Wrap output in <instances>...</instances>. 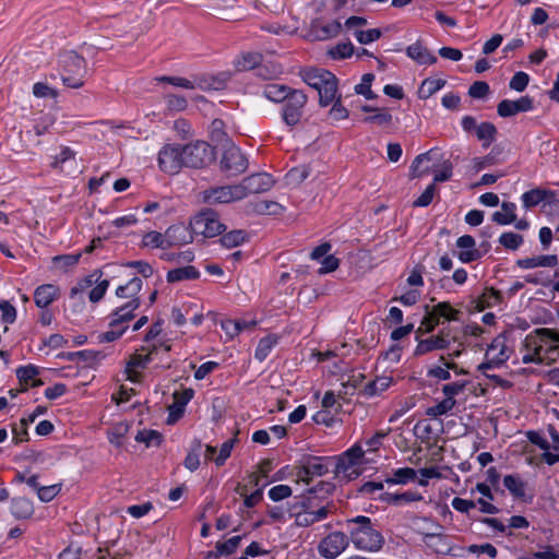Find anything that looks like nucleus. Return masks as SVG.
<instances>
[{
  "mask_svg": "<svg viewBox=\"0 0 559 559\" xmlns=\"http://www.w3.org/2000/svg\"><path fill=\"white\" fill-rule=\"evenodd\" d=\"M350 542L357 549L376 552L384 545V537L370 518L357 515L343 523Z\"/></svg>",
  "mask_w": 559,
  "mask_h": 559,
  "instance_id": "1",
  "label": "nucleus"
},
{
  "mask_svg": "<svg viewBox=\"0 0 559 559\" xmlns=\"http://www.w3.org/2000/svg\"><path fill=\"white\" fill-rule=\"evenodd\" d=\"M86 75L87 64L82 56L73 50L66 51L60 56V76L67 87H82Z\"/></svg>",
  "mask_w": 559,
  "mask_h": 559,
  "instance_id": "2",
  "label": "nucleus"
},
{
  "mask_svg": "<svg viewBox=\"0 0 559 559\" xmlns=\"http://www.w3.org/2000/svg\"><path fill=\"white\" fill-rule=\"evenodd\" d=\"M190 227L194 235L212 238L222 235L226 226L219 221L218 213L213 209H204L190 221Z\"/></svg>",
  "mask_w": 559,
  "mask_h": 559,
  "instance_id": "3",
  "label": "nucleus"
},
{
  "mask_svg": "<svg viewBox=\"0 0 559 559\" xmlns=\"http://www.w3.org/2000/svg\"><path fill=\"white\" fill-rule=\"evenodd\" d=\"M185 167L203 168L215 159L214 148L204 141L181 145Z\"/></svg>",
  "mask_w": 559,
  "mask_h": 559,
  "instance_id": "4",
  "label": "nucleus"
},
{
  "mask_svg": "<svg viewBox=\"0 0 559 559\" xmlns=\"http://www.w3.org/2000/svg\"><path fill=\"white\" fill-rule=\"evenodd\" d=\"M308 97L301 90H295L282 104L281 117L285 126L293 129L300 123Z\"/></svg>",
  "mask_w": 559,
  "mask_h": 559,
  "instance_id": "5",
  "label": "nucleus"
},
{
  "mask_svg": "<svg viewBox=\"0 0 559 559\" xmlns=\"http://www.w3.org/2000/svg\"><path fill=\"white\" fill-rule=\"evenodd\" d=\"M364 454V450L358 444H355L341 455L332 456L334 459V474L343 476L347 480L356 478L359 473L354 467L359 464Z\"/></svg>",
  "mask_w": 559,
  "mask_h": 559,
  "instance_id": "6",
  "label": "nucleus"
},
{
  "mask_svg": "<svg viewBox=\"0 0 559 559\" xmlns=\"http://www.w3.org/2000/svg\"><path fill=\"white\" fill-rule=\"evenodd\" d=\"M525 349L537 350V355H543L549 347L559 346V332L551 329H536L523 341Z\"/></svg>",
  "mask_w": 559,
  "mask_h": 559,
  "instance_id": "7",
  "label": "nucleus"
},
{
  "mask_svg": "<svg viewBox=\"0 0 559 559\" xmlns=\"http://www.w3.org/2000/svg\"><path fill=\"white\" fill-rule=\"evenodd\" d=\"M334 459L332 456H312L307 455L302 459L301 465L298 468L297 476L309 484L313 476H323L329 472Z\"/></svg>",
  "mask_w": 559,
  "mask_h": 559,
  "instance_id": "8",
  "label": "nucleus"
},
{
  "mask_svg": "<svg viewBox=\"0 0 559 559\" xmlns=\"http://www.w3.org/2000/svg\"><path fill=\"white\" fill-rule=\"evenodd\" d=\"M181 144H166L158 153V166L162 171L175 175L185 167Z\"/></svg>",
  "mask_w": 559,
  "mask_h": 559,
  "instance_id": "9",
  "label": "nucleus"
},
{
  "mask_svg": "<svg viewBox=\"0 0 559 559\" xmlns=\"http://www.w3.org/2000/svg\"><path fill=\"white\" fill-rule=\"evenodd\" d=\"M248 165L247 157L237 146L230 145L224 151L221 168L228 177L245 173Z\"/></svg>",
  "mask_w": 559,
  "mask_h": 559,
  "instance_id": "10",
  "label": "nucleus"
},
{
  "mask_svg": "<svg viewBox=\"0 0 559 559\" xmlns=\"http://www.w3.org/2000/svg\"><path fill=\"white\" fill-rule=\"evenodd\" d=\"M349 536L344 532H333L324 537L319 546V554L326 559H335L349 544Z\"/></svg>",
  "mask_w": 559,
  "mask_h": 559,
  "instance_id": "11",
  "label": "nucleus"
},
{
  "mask_svg": "<svg viewBox=\"0 0 559 559\" xmlns=\"http://www.w3.org/2000/svg\"><path fill=\"white\" fill-rule=\"evenodd\" d=\"M318 507L314 502L313 497H299L297 501L289 503L288 513L289 516L295 518V524L297 526L307 527L316 523L310 514V509Z\"/></svg>",
  "mask_w": 559,
  "mask_h": 559,
  "instance_id": "12",
  "label": "nucleus"
},
{
  "mask_svg": "<svg viewBox=\"0 0 559 559\" xmlns=\"http://www.w3.org/2000/svg\"><path fill=\"white\" fill-rule=\"evenodd\" d=\"M274 185V180L270 174L259 173L250 175L237 185L240 190L241 199L250 193H262L269 191Z\"/></svg>",
  "mask_w": 559,
  "mask_h": 559,
  "instance_id": "13",
  "label": "nucleus"
},
{
  "mask_svg": "<svg viewBox=\"0 0 559 559\" xmlns=\"http://www.w3.org/2000/svg\"><path fill=\"white\" fill-rule=\"evenodd\" d=\"M238 186L213 187L203 191V201L209 204L229 203L241 200Z\"/></svg>",
  "mask_w": 559,
  "mask_h": 559,
  "instance_id": "14",
  "label": "nucleus"
},
{
  "mask_svg": "<svg viewBox=\"0 0 559 559\" xmlns=\"http://www.w3.org/2000/svg\"><path fill=\"white\" fill-rule=\"evenodd\" d=\"M534 108V99L528 96H522L515 100L502 99L497 106V112L502 118H510L519 112H527Z\"/></svg>",
  "mask_w": 559,
  "mask_h": 559,
  "instance_id": "15",
  "label": "nucleus"
},
{
  "mask_svg": "<svg viewBox=\"0 0 559 559\" xmlns=\"http://www.w3.org/2000/svg\"><path fill=\"white\" fill-rule=\"evenodd\" d=\"M310 31L314 39L328 40L337 37L343 31V24L338 20L323 23L317 19L311 22Z\"/></svg>",
  "mask_w": 559,
  "mask_h": 559,
  "instance_id": "16",
  "label": "nucleus"
},
{
  "mask_svg": "<svg viewBox=\"0 0 559 559\" xmlns=\"http://www.w3.org/2000/svg\"><path fill=\"white\" fill-rule=\"evenodd\" d=\"M194 391L191 388L174 393V403L168 406L167 424L173 425L183 416L186 405L193 399Z\"/></svg>",
  "mask_w": 559,
  "mask_h": 559,
  "instance_id": "17",
  "label": "nucleus"
},
{
  "mask_svg": "<svg viewBox=\"0 0 559 559\" xmlns=\"http://www.w3.org/2000/svg\"><path fill=\"white\" fill-rule=\"evenodd\" d=\"M193 231L189 226L183 224H176L169 226L166 231V246L168 248L179 247L193 241Z\"/></svg>",
  "mask_w": 559,
  "mask_h": 559,
  "instance_id": "18",
  "label": "nucleus"
},
{
  "mask_svg": "<svg viewBox=\"0 0 559 559\" xmlns=\"http://www.w3.org/2000/svg\"><path fill=\"white\" fill-rule=\"evenodd\" d=\"M456 247L461 249L456 253V257L462 263H471L483 257V252L476 248V241L471 235H463L459 237L456 240Z\"/></svg>",
  "mask_w": 559,
  "mask_h": 559,
  "instance_id": "19",
  "label": "nucleus"
},
{
  "mask_svg": "<svg viewBox=\"0 0 559 559\" xmlns=\"http://www.w3.org/2000/svg\"><path fill=\"white\" fill-rule=\"evenodd\" d=\"M140 307V298H133L118 307L110 314L111 320L109 322V328H118L122 325H128L127 323L133 319V312Z\"/></svg>",
  "mask_w": 559,
  "mask_h": 559,
  "instance_id": "20",
  "label": "nucleus"
},
{
  "mask_svg": "<svg viewBox=\"0 0 559 559\" xmlns=\"http://www.w3.org/2000/svg\"><path fill=\"white\" fill-rule=\"evenodd\" d=\"M421 334H416L418 344L414 350L415 356H423L437 349H447L450 346V341H445L442 337L432 335L426 340H420Z\"/></svg>",
  "mask_w": 559,
  "mask_h": 559,
  "instance_id": "21",
  "label": "nucleus"
},
{
  "mask_svg": "<svg viewBox=\"0 0 559 559\" xmlns=\"http://www.w3.org/2000/svg\"><path fill=\"white\" fill-rule=\"evenodd\" d=\"M294 91L295 88L285 84L267 83L262 88V95L272 103L283 104Z\"/></svg>",
  "mask_w": 559,
  "mask_h": 559,
  "instance_id": "22",
  "label": "nucleus"
},
{
  "mask_svg": "<svg viewBox=\"0 0 559 559\" xmlns=\"http://www.w3.org/2000/svg\"><path fill=\"white\" fill-rule=\"evenodd\" d=\"M227 75H207V74H197L193 75V83L195 84V88H200L203 91H218L225 87L227 82Z\"/></svg>",
  "mask_w": 559,
  "mask_h": 559,
  "instance_id": "23",
  "label": "nucleus"
},
{
  "mask_svg": "<svg viewBox=\"0 0 559 559\" xmlns=\"http://www.w3.org/2000/svg\"><path fill=\"white\" fill-rule=\"evenodd\" d=\"M379 500L388 504L403 506L415 501L423 500L421 493L418 491L408 490L402 493L382 492Z\"/></svg>",
  "mask_w": 559,
  "mask_h": 559,
  "instance_id": "24",
  "label": "nucleus"
},
{
  "mask_svg": "<svg viewBox=\"0 0 559 559\" xmlns=\"http://www.w3.org/2000/svg\"><path fill=\"white\" fill-rule=\"evenodd\" d=\"M59 295V288L52 284H43L34 292V301L38 308H47Z\"/></svg>",
  "mask_w": 559,
  "mask_h": 559,
  "instance_id": "25",
  "label": "nucleus"
},
{
  "mask_svg": "<svg viewBox=\"0 0 559 559\" xmlns=\"http://www.w3.org/2000/svg\"><path fill=\"white\" fill-rule=\"evenodd\" d=\"M516 265L523 270L535 267H554L558 265V257L556 254H546L532 258L519 259Z\"/></svg>",
  "mask_w": 559,
  "mask_h": 559,
  "instance_id": "26",
  "label": "nucleus"
},
{
  "mask_svg": "<svg viewBox=\"0 0 559 559\" xmlns=\"http://www.w3.org/2000/svg\"><path fill=\"white\" fill-rule=\"evenodd\" d=\"M406 55L419 64H433L437 62V57L431 53L420 41H416L406 48Z\"/></svg>",
  "mask_w": 559,
  "mask_h": 559,
  "instance_id": "27",
  "label": "nucleus"
},
{
  "mask_svg": "<svg viewBox=\"0 0 559 559\" xmlns=\"http://www.w3.org/2000/svg\"><path fill=\"white\" fill-rule=\"evenodd\" d=\"M10 511L16 520H26L34 514V506L25 497H15L11 500Z\"/></svg>",
  "mask_w": 559,
  "mask_h": 559,
  "instance_id": "28",
  "label": "nucleus"
},
{
  "mask_svg": "<svg viewBox=\"0 0 559 559\" xmlns=\"http://www.w3.org/2000/svg\"><path fill=\"white\" fill-rule=\"evenodd\" d=\"M555 197V192L551 190L544 189H532L522 194V202L524 207L531 209L538 205L540 202L548 200V202H552V198Z\"/></svg>",
  "mask_w": 559,
  "mask_h": 559,
  "instance_id": "29",
  "label": "nucleus"
},
{
  "mask_svg": "<svg viewBox=\"0 0 559 559\" xmlns=\"http://www.w3.org/2000/svg\"><path fill=\"white\" fill-rule=\"evenodd\" d=\"M333 73L324 69H309L302 74V80L310 87L318 91L326 80H332Z\"/></svg>",
  "mask_w": 559,
  "mask_h": 559,
  "instance_id": "30",
  "label": "nucleus"
},
{
  "mask_svg": "<svg viewBox=\"0 0 559 559\" xmlns=\"http://www.w3.org/2000/svg\"><path fill=\"white\" fill-rule=\"evenodd\" d=\"M263 60L260 52H243L235 61L234 66L238 71H249L257 69Z\"/></svg>",
  "mask_w": 559,
  "mask_h": 559,
  "instance_id": "31",
  "label": "nucleus"
},
{
  "mask_svg": "<svg viewBox=\"0 0 559 559\" xmlns=\"http://www.w3.org/2000/svg\"><path fill=\"white\" fill-rule=\"evenodd\" d=\"M200 272L192 265L177 267L167 272L166 280L168 283H176L186 280H198Z\"/></svg>",
  "mask_w": 559,
  "mask_h": 559,
  "instance_id": "32",
  "label": "nucleus"
},
{
  "mask_svg": "<svg viewBox=\"0 0 559 559\" xmlns=\"http://www.w3.org/2000/svg\"><path fill=\"white\" fill-rule=\"evenodd\" d=\"M503 485L515 499H523L525 497L526 483L520 475L510 474L503 477Z\"/></svg>",
  "mask_w": 559,
  "mask_h": 559,
  "instance_id": "33",
  "label": "nucleus"
},
{
  "mask_svg": "<svg viewBox=\"0 0 559 559\" xmlns=\"http://www.w3.org/2000/svg\"><path fill=\"white\" fill-rule=\"evenodd\" d=\"M502 301L501 292L493 287L485 288L484 293L479 296L476 301L475 308L478 311H483L485 308H491Z\"/></svg>",
  "mask_w": 559,
  "mask_h": 559,
  "instance_id": "34",
  "label": "nucleus"
},
{
  "mask_svg": "<svg viewBox=\"0 0 559 559\" xmlns=\"http://www.w3.org/2000/svg\"><path fill=\"white\" fill-rule=\"evenodd\" d=\"M241 536L237 535V536H233L230 537L229 539L221 543H216V546H215V550L214 551H209L207 554V558H218L221 556H229L231 554H234L236 551V549L238 548L240 542H241Z\"/></svg>",
  "mask_w": 559,
  "mask_h": 559,
  "instance_id": "35",
  "label": "nucleus"
},
{
  "mask_svg": "<svg viewBox=\"0 0 559 559\" xmlns=\"http://www.w3.org/2000/svg\"><path fill=\"white\" fill-rule=\"evenodd\" d=\"M249 235L243 229H234L228 233H223L219 242L223 247L227 249H231L238 246H241L246 241H248Z\"/></svg>",
  "mask_w": 559,
  "mask_h": 559,
  "instance_id": "36",
  "label": "nucleus"
},
{
  "mask_svg": "<svg viewBox=\"0 0 559 559\" xmlns=\"http://www.w3.org/2000/svg\"><path fill=\"white\" fill-rule=\"evenodd\" d=\"M502 212H495L491 216L492 222L498 225H510L516 219V205L513 202H502Z\"/></svg>",
  "mask_w": 559,
  "mask_h": 559,
  "instance_id": "37",
  "label": "nucleus"
},
{
  "mask_svg": "<svg viewBox=\"0 0 559 559\" xmlns=\"http://www.w3.org/2000/svg\"><path fill=\"white\" fill-rule=\"evenodd\" d=\"M337 92V79L333 74L332 80H326L325 83L318 90L319 93V105L321 107L329 106L335 98Z\"/></svg>",
  "mask_w": 559,
  "mask_h": 559,
  "instance_id": "38",
  "label": "nucleus"
},
{
  "mask_svg": "<svg viewBox=\"0 0 559 559\" xmlns=\"http://www.w3.org/2000/svg\"><path fill=\"white\" fill-rule=\"evenodd\" d=\"M417 477V472L412 467H402L393 471L391 477L385 478V483L389 485H406L414 481Z\"/></svg>",
  "mask_w": 559,
  "mask_h": 559,
  "instance_id": "39",
  "label": "nucleus"
},
{
  "mask_svg": "<svg viewBox=\"0 0 559 559\" xmlns=\"http://www.w3.org/2000/svg\"><path fill=\"white\" fill-rule=\"evenodd\" d=\"M278 336L275 334H269L264 337H262L259 341V344L255 348L254 357L259 361H263L266 359V357L270 355L272 349L276 346L278 343Z\"/></svg>",
  "mask_w": 559,
  "mask_h": 559,
  "instance_id": "40",
  "label": "nucleus"
},
{
  "mask_svg": "<svg viewBox=\"0 0 559 559\" xmlns=\"http://www.w3.org/2000/svg\"><path fill=\"white\" fill-rule=\"evenodd\" d=\"M475 131L477 139L483 142L484 148L490 146L498 133L496 126L491 122H481Z\"/></svg>",
  "mask_w": 559,
  "mask_h": 559,
  "instance_id": "41",
  "label": "nucleus"
},
{
  "mask_svg": "<svg viewBox=\"0 0 559 559\" xmlns=\"http://www.w3.org/2000/svg\"><path fill=\"white\" fill-rule=\"evenodd\" d=\"M392 378L390 377H378L373 381L368 382L364 388V395L372 397L379 395L392 384Z\"/></svg>",
  "mask_w": 559,
  "mask_h": 559,
  "instance_id": "42",
  "label": "nucleus"
},
{
  "mask_svg": "<svg viewBox=\"0 0 559 559\" xmlns=\"http://www.w3.org/2000/svg\"><path fill=\"white\" fill-rule=\"evenodd\" d=\"M202 450V442L199 439H194L191 443L190 450L183 461V465L190 472H194L200 466V454Z\"/></svg>",
  "mask_w": 559,
  "mask_h": 559,
  "instance_id": "43",
  "label": "nucleus"
},
{
  "mask_svg": "<svg viewBox=\"0 0 559 559\" xmlns=\"http://www.w3.org/2000/svg\"><path fill=\"white\" fill-rule=\"evenodd\" d=\"M335 490V485L331 481H320L318 485L308 489L307 495L302 497H313L314 502L318 503L321 500L328 498Z\"/></svg>",
  "mask_w": 559,
  "mask_h": 559,
  "instance_id": "44",
  "label": "nucleus"
},
{
  "mask_svg": "<svg viewBox=\"0 0 559 559\" xmlns=\"http://www.w3.org/2000/svg\"><path fill=\"white\" fill-rule=\"evenodd\" d=\"M502 153L503 148L500 145H495L488 155L474 159V166L476 170H480L483 168L502 162V158H500Z\"/></svg>",
  "mask_w": 559,
  "mask_h": 559,
  "instance_id": "45",
  "label": "nucleus"
},
{
  "mask_svg": "<svg viewBox=\"0 0 559 559\" xmlns=\"http://www.w3.org/2000/svg\"><path fill=\"white\" fill-rule=\"evenodd\" d=\"M445 85V81L442 79H425L418 90V96L420 99H427L432 96L436 92L441 90Z\"/></svg>",
  "mask_w": 559,
  "mask_h": 559,
  "instance_id": "46",
  "label": "nucleus"
},
{
  "mask_svg": "<svg viewBox=\"0 0 559 559\" xmlns=\"http://www.w3.org/2000/svg\"><path fill=\"white\" fill-rule=\"evenodd\" d=\"M253 211L261 215H281L285 209L275 201L261 200L253 204Z\"/></svg>",
  "mask_w": 559,
  "mask_h": 559,
  "instance_id": "47",
  "label": "nucleus"
},
{
  "mask_svg": "<svg viewBox=\"0 0 559 559\" xmlns=\"http://www.w3.org/2000/svg\"><path fill=\"white\" fill-rule=\"evenodd\" d=\"M431 309L433 311V316L437 317L439 321L441 318L448 321L459 320L457 316L460 314V311L454 309L448 301L439 302Z\"/></svg>",
  "mask_w": 559,
  "mask_h": 559,
  "instance_id": "48",
  "label": "nucleus"
},
{
  "mask_svg": "<svg viewBox=\"0 0 559 559\" xmlns=\"http://www.w3.org/2000/svg\"><path fill=\"white\" fill-rule=\"evenodd\" d=\"M135 441L144 443L147 448L158 447L163 441V435L157 430L143 429L138 431Z\"/></svg>",
  "mask_w": 559,
  "mask_h": 559,
  "instance_id": "49",
  "label": "nucleus"
},
{
  "mask_svg": "<svg viewBox=\"0 0 559 559\" xmlns=\"http://www.w3.org/2000/svg\"><path fill=\"white\" fill-rule=\"evenodd\" d=\"M130 429L127 423H118L108 431V441L116 448L122 447V439L126 437Z\"/></svg>",
  "mask_w": 559,
  "mask_h": 559,
  "instance_id": "50",
  "label": "nucleus"
},
{
  "mask_svg": "<svg viewBox=\"0 0 559 559\" xmlns=\"http://www.w3.org/2000/svg\"><path fill=\"white\" fill-rule=\"evenodd\" d=\"M153 360L151 355L148 354H140L139 352H135L130 356L129 361L127 362V372L129 374V379L132 380L131 371L134 368H141L144 369L147 367V365Z\"/></svg>",
  "mask_w": 559,
  "mask_h": 559,
  "instance_id": "51",
  "label": "nucleus"
},
{
  "mask_svg": "<svg viewBox=\"0 0 559 559\" xmlns=\"http://www.w3.org/2000/svg\"><path fill=\"white\" fill-rule=\"evenodd\" d=\"M373 73H366L361 78V82L355 86V92L362 95L366 99H374L377 95L371 91V84L374 80Z\"/></svg>",
  "mask_w": 559,
  "mask_h": 559,
  "instance_id": "52",
  "label": "nucleus"
},
{
  "mask_svg": "<svg viewBox=\"0 0 559 559\" xmlns=\"http://www.w3.org/2000/svg\"><path fill=\"white\" fill-rule=\"evenodd\" d=\"M524 242V238L520 234L507 231L499 237V243L508 250H518Z\"/></svg>",
  "mask_w": 559,
  "mask_h": 559,
  "instance_id": "53",
  "label": "nucleus"
},
{
  "mask_svg": "<svg viewBox=\"0 0 559 559\" xmlns=\"http://www.w3.org/2000/svg\"><path fill=\"white\" fill-rule=\"evenodd\" d=\"M455 404H456V401L454 399H447L445 397L444 400H442L438 404H436V405H433L431 407H428L427 411H426V415H428L430 417H438V416H441V415H445L450 411L453 409Z\"/></svg>",
  "mask_w": 559,
  "mask_h": 559,
  "instance_id": "54",
  "label": "nucleus"
},
{
  "mask_svg": "<svg viewBox=\"0 0 559 559\" xmlns=\"http://www.w3.org/2000/svg\"><path fill=\"white\" fill-rule=\"evenodd\" d=\"M102 276L100 271H95L93 274L85 276L82 278L75 286H73L70 290V297L74 298L78 294L83 293L85 289L90 288L95 282H97Z\"/></svg>",
  "mask_w": 559,
  "mask_h": 559,
  "instance_id": "55",
  "label": "nucleus"
},
{
  "mask_svg": "<svg viewBox=\"0 0 559 559\" xmlns=\"http://www.w3.org/2000/svg\"><path fill=\"white\" fill-rule=\"evenodd\" d=\"M426 316L421 320V325L416 331V334L431 333L436 326L440 323L437 317L433 316L432 309L428 305L425 306Z\"/></svg>",
  "mask_w": 559,
  "mask_h": 559,
  "instance_id": "56",
  "label": "nucleus"
},
{
  "mask_svg": "<svg viewBox=\"0 0 559 559\" xmlns=\"http://www.w3.org/2000/svg\"><path fill=\"white\" fill-rule=\"evenodd\" d=\"M354 45L350 41L338 43L335 47L329 50V55L332 59L342 60L353 56Z\"/></svg>",
  "mask_w": 559,
  "mask_h": 559,
  "instance_id": "57",
  "label": "nucleus"
},
{
  "mask_svg": "<svg viewBox=\"0 0 559 559\" xmlns=\"http://www.w3.org/2000/svg\"><path fill=\"white\" fill-rule=\"evenodd\" d=\"M166 235L160 234L158 231H148L143 236V246L153 247V248H162L167 249L166 246Z\"/></svg>",
  "mask_w": 559,
  "mask_h": 559,
  "instance_id": "58",
  "label": "nucleus"
},
{
  "mask_svg": "<svg viewBox=\"0 0 559 559\" xmlns=\"http://www.w3.org/2000/svg\"><path fill=\"white\" fill-rule=\"evenodd\" d=\"M15 372L20 382L27 383L29 380H34L35 377L39 374V368L29 364L26 366H20Z\"/></svg>",
  "mask_w": 559,
  "mask_h": 559,
  "instance_id": "59",
  "label": "nucleus"
},
{
  "mask_svg": "<svg viewBox=\"0 0 559 559\" xmlns=\"http://www.w3.org/2000/svg\"><path fill=\"white\" fill-rule=\"evenodd\" d=\"M382 33L379 28H371L368 31H356L355 38L361 45H367L378 40Z\"/></svg>",
  "mask_w": 559,
  "mask_h": 559,
  "instance_id": "60",
  "label": "nucleus"
},
{
  "mask_svg": "<svg viewBox=\"0 0 559 559\" xmlns=\"http://www.w3.org/2000/svg\"><path fill=\"white\" fill-rule=\"evenodd\" d=\"M530 83V75L523 71L516 72L509 82V87L516 92H523Z\"/></svg>",
  "mask_w": 559,
  "mask_h": 559,
  "instance_id": "61",
  "label": "nucleus"
},
{
  "mask_svg": "<svg viewBox=\"0 0 559 559\" xmlns=\"http://www.w3.org/2000/svg\"><path fill=\"white\" fill-rule=\"evenodd\" d=\"M60 490L61 484L41 486V488H37V496L40 501L50 502L60 492Z\"/></svg>",
  "mask_w": 559,
  "mask_h": 559,
  "instance_id": "62",
  "label": "nucleus"
},
{
  "mask_svg": "<svg viewBox=\"0 0 559 559\" xmlns=\"http://www.w3.org/2000/svg\"><path fill=\"white\" fill-rule=\"evenodd\" d=\"M1 321L12 324L16 320V309L8 300L0 301Z\"/></svg>",
  "mask_w": 559,
  "mask_h": 559,
  "instance_id": "63",
  "label": "nucleus"
},
{
  "mask_svg": "<svg viewBox=\"0 0 559 559\" xmlns=\"http://www.w3.org/2000/svg\"><path fill=\"white\" fill-rule=\"evenodd\" d=\"M490 92V87L487 82L485 81H476L474 82L469 88H468V95L472 98H484L486 97Z\"/></svg>",
  "mask_w": 559,
  "mask_h": 559,
  "instance_id": "64",
  "label": "nucleus"
}]
</instances>
